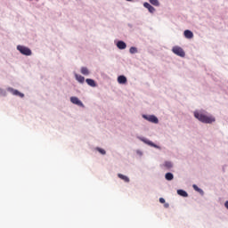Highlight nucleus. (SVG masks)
I'll list each match as a JSON object with an SVG mask.
<instances>
[{"mask_svg":"<svg viewBox=\"0 0 228 228\" xmlns=\"http://www.w3.org/2000/svg\"><path fill=\"white\" fill-rule=\"evenodd\" d=\"M143 6L144 8H147V10H149L150 13H154L156 12V9L147 2L143 4Z\"/></svg>","mask_w":228,"mask_h":228,"instance_id":"0eeeda50","label":"nucleus"},{"mask_svg":"<svg viewBox=\"0 0 228 228\" xmlns=\"http://www.w3.org/2000/svg\"><path fill=\"white\" fill-rule=\"evenodd\" d=\"M172 51L174 54H176V56H180L181 58H184V56H186L184 50H183L181 46H174Z\"/></svg>","mask_w":228,"mask_h":228,"instance_id":"7ed1b4c3","label":"nucleus"},{"mask_svg":"<svg viewBox=\"0 0 228 228\" xmlns=\"http://www.w3.org/2000/svg\"><path fill=\"white\" fill-rule=\"evenodd\" d=\"M142 141L144 142V143H147V145H150L151 147H154L155 149H158V145H156L154 142H152L150 140H147V139H142Z\"/></svg>","mask_w":228,"mask_h":228,"instance_id":"9d476101","label":"nucleus"},{"mask_svg":"<svg viewBox=\"0 0 228 228\" xmlns=\"http://www.w3.org/2000/svg\"><path fill=\"white\" fill-rule=\"evenodd\" d=\"M177 194L180 195V197H188V192L183 190H178Z\"/></svg>","mask_w":228,"mask_h":228,"instance_id":"dca6fc26","label":"nucleus"},{"mask_svg":"<svg viewBox=\"0 0 228 228\" xmlns=\"http://www.w3.org/2000/svg\"><path fill=\"white\" fill-rule=\"evenodd\" d=\"M96 151H98V152H100V154H102V155L106 154V151L102 150L101 148H96Z\"/></svg>","mask_w":228,"mask_h":228,"instance_id":"412c9836","label":"nucleus"},{"mask_svg":"<svg viewBox=\"0 0 228 228\" xmlns=\"http://www.w3.org/2000/svg\"><path fill=\"white\" fill-rule=\"evenodd\" d=\"M224 206H225L226 209H228V201H226V202L224 203Z\"/></svg>","mask_w":228,"mask_h":228,"instance_id":"393cba45","label":"nucleus"},{"mask_svg":"<svg viewBox=\"0 0 228 228\" xmlns=\"http://www.w3.org/2000/svg\"><path fill=\"white\" fill-rule=\"evenodd\" d=\"M165 177L167 181H172V179H174V175L172 173H167Z\"/></svg>","mask_w":228,"mask_h":228,"instance_id":"f3484780","label":"nucleus"},{"mask_svg":"<svg viewBox=\"0 0 228 228\" xmlns=\"http://www.w3.org/2000/svg\"><path fill=\"white\" fill-rule=\"evenodd\" d=\"M151 4H153V6H158L159 4V1L158 0H150Z\"/></svg>","mask_w":228,"mask_h":228,"instance_id":"aec40b11","label":"nucleus"},{"mask_svg":"<svg viewBox=\"0 0 228 228\" xmlns=\"http://www.w3.org/2000/svg\"><path fill=\"white\" fill-rule=\"evenodd\" d=\"M165 208H168V203L165 204Z\"/></svg>","mask_w":228,"mask_h":228,"instance_id":"a878e982","label":"nucleus"},{"mask_svg":"<svg viewBox=\"0 0 228 228\" xmlns=\"http://www.w3.org/2000/svg\"><path fill=\"white\" fill-rule=\"evenodd\" d=\"M192 188H193V190H195V191H202V190H200V188H199V186H197V185H192Z\"/></svg>","mask_w":228,"mask_h":228,"instance_id":"4be33fe9","label":"nucleus"},{"mask_svg":"<svg viewBox=\"0 0 228 228\" xmlns=\"http://www.w3.org/2000/svg\"><path fill=\"white\" fill-rule=\"evenodd\" d=\"M117 47L118 49H126V47H127V45L124 42V41H118L117 43Z\"/></svg>","mask_w":228,"mask_h":228,"instance_id":"1a4fd4ad","label":"nucleus"},{"mask_svg":"<svg viewBox=\"0 0 228 228\" xmlns=\"http://www.w3.org/2000/svg\"><path fill=\"white\" fill-rule=\"evenodd\" d=\"M118 83H119V85H126V83H127V78L126 76L121 75L118 77Z\"/></svg>","mask_w":228,"mask_h":228,"instance_id":"6e6552de","label":"nucleus"},{"mask_svg":"<svg viewBox=\"0 0 228 228\" xmlns=\"http://www.w3.org/2000/svg\"><path fill=\"white\" fill-rule=\"evenodd\" d=\"M126 1H129V2H131V1H133V0H126Z\"/></svg>","mask_w":228,"mask_h":228,"instance_id":"bb28decb","label":"nucleus"},{"mask_svg":"<svg viewBox=\"0 0 228 228\" xmlns=\"http://www.w3.org/2000/svg\"><path fill=\"white\" fill-rule=\"evenodd\" d=\"M164 167H165L166 168H167V169L172 168V167H173L172 162H170V161H166V162L164 163Z\"/></svg>","mask_w":228,"mask_h":228,"instance_id":"a211bd4d","label":"nucleus"},{"mask_svg":"<svg viewBox=\"0 0 228 228\" xmlns=\"http://www.w3.org/2000/svg\"><path fill=\"white\" fill-rule=\"evenodd\" d=\"M194 117L195 118H197L198 120H200V122H202L203 124H213V122H215V117L213 116H208L202 112H199V111H195L194 112Z\"/></svg>","mask_w":228,"mask_h":228,"instance_id":"f257e3e1","label":"nucleus"},{"mask_svg":"<svg viewBox=\"0 0 228 228\" xmlns=\"http://www.w3.org/2000/svg\"><path fill=\"white\" fill-rule=\"evenodd\" d=\"M86 82L87 83V85H89V86H96L95 85V80L92 79V78H87L86 79Z\"/></svg>","mask_w":228,"mask_h":228,"instance_id":"ddd939ff","label":"nucleus"},{"mask_svg":"<svg viewBox=\"0 0 228 228\" xmlns=\"http://www.w3.org/2000/svg\"><path fill=\"white\" fill-rule=\"evenodd\" d=\"M142 117L145 118V120H148V122H151L152 124H158V122H159V120L154 115H142Z\"/></svg>","mask_w":228,"mask_h":228,"instance_id":"20e7f679","label":"nucleus"},{"mask_svg":"<svg viewBox=\"0 0 228 228\" xmlns=\"http://www.w3.org/2000/svg\"><path fill=\"white\" fill-rule=\"evenodd\" d=\"M129 53L131 54H135V53H138V49H136V47L134 46H132L130 49H129Z\"/></svg>","mask_w":228,"mask_h":228,"instance_id":"6ab92c4d","label":"nucleus"},{"mask_svg":"<svg viewBox=\"0 0 228 228\" xmlns=\"http://www.w3.org/2000/svg\"><path fill=\"white\" fill-rule=\"evenodd\" d=\"M160 204H165V200L163 198H159Z\"/></svg>","mask_w":228,"mask_h":228,"instance_id":"b1692460","label":"nucleus"},{"mask_svg":"<svg viewBox=\"0 0 228 228\" xmlns=\"http://www.w3.org/2000/svg\"><path fill=\"white\" fill-rule=\"evenodd\" d=\"M80 71H81V74H83L84 76H88V74H90V71L86 67H82Z\"/></svg>","mask_w":228,"mask_h":228,"instance_id":"4468645a","label":"nucleus"},{"mask_svg":"<svg viewBox=\"0 0 228 228\" xmlns=\"http://www.w3.org/2000/svg\"><path fill=\"white\" fill-rule=\"evenodd\" d=\"M8 92L12 93V95H18L19 97H24V94L19 92L18 90L12 88V87L8 88Z\"/></svg>","mask_w":228,"mask_h":228,"instance_id":"423d86ee","label":"nucleus"},{"mask_svg":"<svg viewBox=\"0 0 228 228\" xmlns=\"http://www.w3.org/2000/svg\"><path fill=\"white\" fill-rule=\"evenodd\" d=\"M183 35H184L185 38H192L193 37V32H191V30H189V29L185 30L183 32Z\"/></svg>","mask_w":228,"mask_h":228,"instance_id":"9b49d317","label":"nucleus"},{"mask_svg":"<svg viewBox=\"0 0 228 228\" xmlns=\"http://www.w3.org/2000/svg\"><path fill=\"white\" fill-rule=\"evenodd\" d=\"M17 50L20 51L21 54H24V56H31V49L28 47L18 45Z\"/></svg>","mask_w":228,"mask_h":228,"instance_id":"f03ea898","label":"nucleus"},{"mask_svg":"<svg viewBox=\"0 0 228 228\" xmlns=\"http://www.w3.org/2000/svg\"><path fill=\"white\" fill-rule=\"evenodd\" d=\"M70 102H72V104H77V106H83V102L80 101L78 97H70Z\"/></svg>","mask_w":228,"mask_h":228,"instance_id":"39448f33","label":"nucleus"},{"mask_svg":"<svg viewBox=\"0 0 228 228\" xmlns=\"http://www.w3.org/2000/svg\"><path fill=\"white\" fill-rule=\"evenodd\" d=\"M0 95H6V92L3 88H0Z\"/></svg>","mask_w":228,"mask_h":228,"instance_id":"5701e85b","label":"nucleus"},{"mask_svg":"<svg viewBox=\"0 0 228 228\" xmlns=\"http://www.w3.org/2000/svg\"><path fill=\"white\" fill-rule=\"evenodd\" d=\"M118 177H119V179H122V181H125V183H129V177H127L122 174H118Z\"/></svg>","mask_w":228,"mask_h":228,"instance_id":"2eb2a0df","label":"nucleus"},{"mask_svg":"<svg viewBox=\"0 0 228 228\" xmlns=\"http://www.w3.org/2000/svg\"><path fill=\"white\" fill-rule=\"evenodd\" d=\"M75 77L78 83H85V77L76 74Z\"/></svg>","mask_w":228,"mask_h":228,"instance_id":"f8f14e48","label":"nucleus"}]
</instances>
